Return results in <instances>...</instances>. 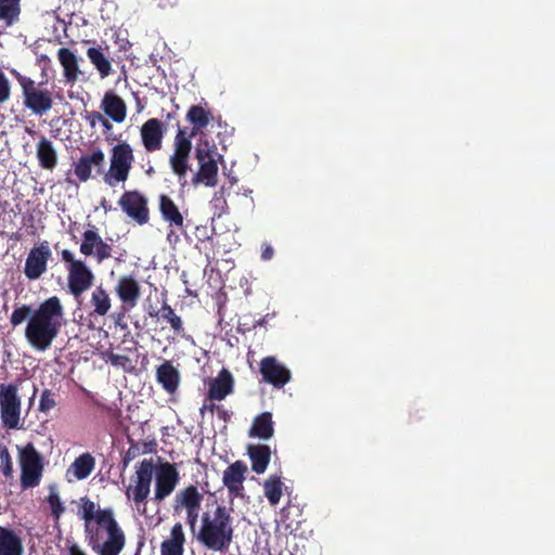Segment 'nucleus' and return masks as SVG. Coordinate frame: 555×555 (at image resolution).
Instances as JSON below:
<instances>
[{
  "label": "nucleus",
  "instance_id": "10",
  "mask_svg": "<svg viewBox=\"0 0 555 555\" xmlns=\"http://www.w3.org/2000/svg\"><path fill=\"white\" fill-rule=\"evenodd\" d=\"M22 400L16 384H0V418L7 429L20 428Z\"/></svg>",
  "mask_w": 555,
  "mask_h": 555
},
{
  "label": "nucleus",
  "instance_id": "43",
  "mask_svg": "<svg viewBox=\"0 0 555 555\" xmlns=\"http://www.w3.org/2000/svg\"><path fill=\"white\" fill-rule=\"evenodd\" d=\"M0 472L5 477V479L13 478V460L9 449L3 444H0Z\"/></svg>",
  "mask_w": 555,
  "mask_h": 555
},
{
  "label": "nucleus",
  "instance_id": "51",
  "mask_svg": "<svg viewBox=\"0 0 555 555\" xmlns=\"http://www.w3.org/2000/svg\"><path fill=\"white\" fill-rule=\"evenodd\" d=\"M160 9H171L178 5L179 0H155Z\"/></svg>",
  "mask_w": 555,
  "mask_h": 555
},
{
  "label": "nucleus",
  "instance_id": "24",
  "mask_svg": "<svg viewBox=\"0 0 555 555\" xmlns=\"http://www.w3.org/2000/svg\"><path fill=\"white\" fill-rule=\"evenodd\" d=\"M186 538L181 522H176L170 537L160 544V555H183Z\"/></svg>",
  "mask_w": 555,
  "mask_h": 555
},
{
  "label": "nucleus",
  "instance_id": "35",
  "mask_svg": "<svg viewBox=\"0 0 555 555\" xmlns=\"http://www.w3.org/2000/svg\"><path fill=\"white\" fill-rule=\"evenodd\" d=\"M209 116L210 113L202 106L192 105L186 113V119L193 125L188 137L194 138L202 129L206 128L210 120Z\"/></svg>",
  "mask_w": 555,
  "mask_h": 555
},
{
  "label": "nucleus",
  "instance_id": "2",
  "mask_svg": "<svg viewBox=\"0 0 555 555\" xmlns=\"http://www.w3.org/2000/svg\"><path fill=\"white\" fill-rule=\"evenodd\" d=\"M195 537L206 550L227 553L234 539L231 508L218 504L214 511L204 512Z\"/></svg>",
  "mask_w": 555,
  "mask_h": 555
},
{
  "label": "nucleus",
  "instance_id": "29",
  "mask_svg": "<svg viewBox=\"0 0 555 555\" xmlns=\"http://www.w3.org/2000/svg\"><path fill=\"white\" fill-rule=\"evenodd\" d=\"M247 454L251 462V469L260 475L263 474L271 460V449L267 444H248Z\"/></svg>",
  "mask_w": 555,
  "mask_h": 555
},
{
  "label": "nucleus",
  "instance_id": "17",
  "mask_svg": "<svg viewBox=\"0 0 555 555\" xmlns=\"http://www.w3.org/2000/svg\"><path fill=\"white\" fill-rule=\"evenodd\" d=\"M166 133L164 122L158 118H150L140 127V137L144 150L154 153L163 147Z\"/></svg>",
  "mask_w": 555,
  "mask_h": 555
},
{
  "label": "nucleus",
  "instance_id": "28",
  "mask_svg": "<svg viewBox=\"0 0 555 555\" xmlns=\"http://www.w3.org/2000/svg\"><path fill=\"white\" fill-rule=\"evenodd\" d=\"M36 154L39 166L42 169L52 171L57 165V152L48 138L44 135L40 137L36 145Z\"/></svg>",
  "mask_w": 555,
  "mask_h": 555
},
{
  "label": "nucleus",
  "instance_id": "36",
  "mask_svg": "<svg viewBox=\"0 0 555 555\" xmlns=\"http://www.w3.org/2000/svg\"><path fill=\"white\" fill-rule=\"evenodd\" d=\"M21 12V0H0V22L4 27L15 25L20 21Z\"/></svg>",
  "mask_w": 555,
  "mask_h": 555
},
{
  "label": "nucleus",
  "instance_id": "58",
  "mask_svg": "<svg viewBox=\"0 0 555 555\" xmlns=\"http://www.w3.org/2000/svg\"><path fill=\"white\" fill-rule=\"evenodd\" d=\"M28 133H29V134H34V133H35V131H33V130H28Z\"/></svg>",
  "mask_w": 555,
  "mask_h": 555
},
{
  "label": "nucleus",
  "instance_id": "13",
  "mask_svg": "<svg viewBox=\"0 0 555 555\" xmlns=\"http://www.w3.org/2000/svg\"><path fill=\"white\" fill-rule=\"evenodd\" d=\"M155 474V489L153 501L160 503L168 498L180 481V475L175 464L162 463Z\"/></svg>",
  "mask_w": 555,
  "mask_h": 555
},
{
  "label": "nucleus",
  "instance_id": "33",
  "mask_svg": "<svg viewBox=\"0 0 555 555\" xmlns=\"http://www.w3.org/2000/svg\"><path fill=\"white\" fill-rule=\"evenodd\" d=\"M105 50H108V48L106 47ZM87 56L99 72L101 78H106L112 74L113 69L111 61L108 55L104 53V49L101 46L88 48Z\"/></svg>",
  "mask_w": 555,
  "mask_h": 555
},
{
  "label": "nucleus",
  "instance_id": "3",
  "mask_svg": "<svg viewBox=\"0 0 555 555\" xmlns=\"http://www.w3.org/2000/svg\"><path fill=\"white\" fill-rule=\"evenodd\" d=\"M83 529L88 545L99 555H119L125 547L126 537L112 508L99 509L95 521Z\"/></svg>",
  "mask_w": 555,
  "mask_h": 555
},
{
  "label": "nucleus",
  "instance_id": "27",
  "mask_svg": "<svg viewBox=\"0 0 555 555\" xmlns=\"http://www.w3.org/2000/svg\"><path fill=\"white\" fill-rule=\"evenodd\" d=\"M156 380L168 393H173L180 384V373L171 361L165 360L156 369Z\"/></svg>",
  "mask_w": 555,
  "mask_h": 555
},
{
  "label": "nucleus",
  "instance_id": "16",
  "mask_svg": "<svg viewBox=\"0 0 555 555\" xmlns=\"http://www.w3.org/2000/svg\"><path fill=\"white\" fill-rule=\"evenodd\" d=\"M259 365L262 380L274 388H283L291 380V371L275 357H264Z\"/></svg>",
  "mask_w": 555,
  "mask_h": 555
},
{
  "label": "nucleus",
  "instance_id": "26",
  "mask_svg": "<svg viewBox=\"0 0 555 555\" xmlns=\"http://www.w3.org/2000/svg\"><path fill=\"white\" fill-rule=\"evenodd\" d=\"M57 60L63 67V77L67 83L74 85L81 74L78 64V57L68 48L57 50Z\"/></svg>",
  "mask_w": 555,
  "mask_h": 555
},
{
  "label": "nucleus",
  "instance_id": "25",
  "mask_svg": "<svg viewBox=\"0 0 555 555\" xmlns=\"http://www.w3.org/2000/svg\"><path fill=\"white\" fill-rule=\"evenodd\" d=\"M101 108L115 122L120 124L126 119L127 105L116 93L108 91L104 94Z\"/></svg>",
  "mask_w": 555,
  "mask_h": 555
},
{
  "label": "nucleus",
  "instance_id": "18",
  "mask_svg": "<svg viewBox=\"0 0 555 555\" xmlns=\"http://www.w3.org/2000/svg\"><path fill=\"white\" fill-rule=\"evenodd\" d=\"M115 293L126 308L132 309L141 297V286L133 275L126 274L118 279Z\"/></svg>",
  "mask_w": 555,
  "mask_h": 555
},
{
  "label": "nucleus",
  "instance_id": "45",
  "mask_svg": "<svg viewBox=\"0 0 555 555\" xmlns=\"http://www.w3.org/2000/svg\"><path fill=\"white\" fill-rule=\"evenodd\" d=\"M11 95V85L5 75L0 72V103L7 102Z\"/></svg>",
  "mask_w": 555,
  "mask_h": 555
},
{
  "label": "nucleus",
  "instance_id": "46",
  "mask_svg": "<svg viewBox=\"0 0 555 555\" xmlns=\"http://www.w3.org/2000/svg\"><path fill=\"white\" fill-rule=\"evenodd\" d=\"M140 454H141V451H140L139 446L131 442L129 449L126 451L124 459H122L124 467H127L129 465V463L132 460H134L135 457H138Z\"/></svg>",
  "mask_w": 555,
  "mask_h": 555
},
{
  "label": "nucleus",
  "instance_id": "38",
  "mask_svg": "<svg viewBox=\"0 0 555 555\" xmlns=\"http://www.w3.org/2000/svg\"><path fill=\"white\" fill-rule=\"evenodd\" d=\"M160 319L170 324V327L176 334H181L184 331L181 318L175 312L172 307L164 300L160 307Z\"/></svg>",
  "mask_w": 555,
  "mask_h": 555
},
{
  "label": "nucleus",
  "instance_id": "7",
  "mask_svg": "<svg viewBox=\"0 0 555 555\" xmlns=\"http://www.w3.org/2000/svg\"><path fill=\"white\" fill-rule=\"evenodd\" d=\"M17 459L21 468V488L27 490L38 487L44 472L43 455L29 442L24 447H18Z\"/></svg>",
  "mask_w": 555,
  "mask_h": 555
},
{
  "label": "nucleus",
  "instance_id": "53",
  "mask_svg": "<svg viewBox=\"0 0 555 555\" xmlns=\"http://www.w3.org/2000/svg\"><path fill=\"white\" fill-rule=\"evenodd\" d=\"M147 314L151 318H158V319H160V309H156L154 306H150L147 308Z\"/></svg>",
  "mask_w": 555,
  "mask_h": 555
},
{
  "label": "nucleus",
  "instance_id": "19",
  "mask_svg": "<svg viewBox=\"0 0 555 555\" xmlns=\"http://www.w3.org/2000/svg\"><path fill=\"white\" fill-rule=\"evenodd\" d=\"M247 465L243 461H235L230 464L223 472L222 482L227 487L229 493L234 498H242Z\"/></svg>",
  "mask_w": 555,
  "mask_h": 555
},
{
  "label": "nucleus",
  "instance_id": "40",
  "mask_svg": "<svg viewBox=\"0 0 555 555\" xmlns=\"http://www.w3.org/2000/svg\"><path fill=\"white\" fill-rule=\"evenodd\" d=\"M47 502L51 509V516L55 521H59V519L65 512V506L61 501L56 486L53 485L49 487V495L47 496Z\"/></svg>",
  "mask_w": 555,
  "mask_h": 555
},
{
  "label": "nucleus",
  "instance_id": "8",
  "mask_svg": "<svg viewBox=\"0 0 555 555\" xmlns=\"http://www.w3.org/2000/svg\"><path fill=\"white\" fill-rule=\"evenodd\" d=\"M134 163L133 147L127 141H120L109 150V168L103 176L104 182L116 186L126 182Z\"/></svg>",
  "mask_w": 555,
  "mask_h": 555
},
{
  "label": "nucleus",
  "instance_id": "5",
  "mask_svg": "<svg viewBox=\"0 0 555 555\" xmlns=\"http://www.w3.org/2000/svg\"><path fill=\"white\" fill-rule=\"evenodd\" d=\"M10 74L16 79L22 89L23 105L34 115L42 116L53 107L52 91L39 88L34 79L22 75L14 68L10 70Z\"/></svg>",
  "mask_w": 555,
  "mask_h": 555
},
{
  "label": "nucleus",
  "instance_id": "50",
  "mask_svg": "<svg viewBox=\"0 0 555 555\" xmlns=\"http://www.w3.org/2000/svg\"><path fill=\"white\" fill-rule=\"evenodd\" d=\"M274 255V249L271 245L264 244L261 249V259L264 261L271 260Z\"/></svg>",
  "mask_w": 555,
  "mask_h": 555
},
{
  "label": "nucleus",
  "instance_id": "31",
  "mask_svg": "<svg viewBox=\"0 0 555 555\" xmlns=\"http://www.w3.org/2000/svg\"><path fill=\"white\" fill-rule=\"evenodd\" d=\"M95 467V459L89 453L85 452L77 456L67 469V476L73 475L76 480H83L88 478Z\"/></svg>",
  "mask_w": 555,
  "mask_h": 555
},
{
  "label": "nucleus",
  "instance_id": "41",
  "mask_svg": "<svg viewBox=\"0 0 555 555\" xmlns=\"http://www.w3.org/2000/svg\"><path fill=\"white\" fill-rule=\"evenodd\" d=\"M35 309L31 308L30 305H20L14 308L10 317V324L13 328L23 324L26 320L27 322L33 318Z\"/></svg>",
  "mask_w": 555,
  "mask_h": 555
},
{
  "label": "nucleus",
  "instance_id": "14",
  "mask_svg": "<svg viewBox=\"0 0 555 555\" xmlns=\"http://www.w3.org/2000/svg\"><path fill=\"white\" fill-rule=\"evenodd\" d=\"M112 246L103 241L94 225H89L82 233L79 251L86 257H93L98 263L112 257Z\"/></svg>",
  "mask_w": 555,
  "mask_h": 555
},
{
  "label": "nucleus",
  "instance_id": "22",
  "mask_svg": "<svg viewBox=\"0 0 555 555\" xmlns=\"http://www.w3.org/2000/svg\"><path fill=\"white\" fill-rule=\"evenodd\" d=\"M158 202L160 216L168 227L184 232V217L172 198L169 195L160 194Z\"/></svg>",
  "mask_w": 555,
  "mask_h": 555
},
{
  "label": "nucleus",
  "instance_id": "23",
  "mask_svg": "<svg viewBox=\"0 0 555 555\" xmlns=\"http://www.w3.org/2000/svg\"><path fill=\"white\" fill-rule=\"evenodd\" d=\"M233 376L229 370L222 369L218 376L210 380L208 388L209 400H223L233 391Z\"/></svg>",
  "mask_w": 555,
  "mask_h": 555
},
{
  "label": "nucleus",
  "instance_id": "15",
  "mask_svg": "<svg viewBox=\"0 0 555 555\" xmlns=\"http://www.w3.org/2000/svg\"><path fill=\"white\" fill-rule=\"evenodd\" d=\"M51 257V249L48 241L40 242L33 247L27 255L24 274L28 280H38L48 268V261Z\"/></svg>",
  "mask_w": 555,
  "mask_h": 555
},
{
  "label": "nucleus",
  "instance_id": "56",
  "mask_svg": "<svg viewBox=\"0 0 555 555\" xmlns=\"http://www.w3.org/2000/svg\"><path fill=\"white\" fill-rule=\"evenodd\" d=\"M101 124L106 131H109L113 128L111 121L108 119H106L105 117H103V119L101 120Z\"/></svg>",
  "mask_w": 555,
  "mask_h": 555
},
{
  "label": "nucleus",
  "instance_id": "12",
  "mask_svg": "<svg viewBox=\"0 0 555 555\" xmlns=\"http://www.w3.org/2000/svg\"><path fill=\"white\" fill-rule=\"evenodd\" d=\"M192 137H188L186 129L178 128L173 140V153L169 157L171 170L181 179L189 170V157L192 151Z\"/></svg>",
  "mask_w": 555,
  "mask_h": 555
},
{
  "label": "nucleus",
  "instance_id": "34",
  "mask_svg": "<svg viewBox=\"0 0 555 555\" xmlns=\"http://www.w3.org/2000/svg\"><path fill=\"white\" fill-rule=\"evenodd\" d=\"M90 305L93 308L90 312V317H104L108 313L112 307L111 297L102 285H99L93 289L90 298Z\"/></svg>",
  "mask_w": 555,
  "mask_h": 555
},
{
  "label": "nucleus",
  "instance_id": "37",
  "mask_svg": "<svg viewBox=\"0 0 555 555\" xmlns=\"http://www.w3.org/2000/svg\"><path fill=\"white\" fill-rule=\"evenodd\" d=\"M264 495L270 505L276 506L283 495L281 476L271 475L263 483Z\"/></svg>",
  "mask_w": 555,
  "mask_h": 555
},
{
  "label": "nucleus",
  "instance_id": "55",
  "mask_svg": "<svg viewBox=\"0 0 555 555\" xmlns=\"http://www.w3.org/2000/svg\"><path fill=\"white\" fill-rule=\"evenodd\" d=\"M69 555H87L78 545L74 544L69 547Z\"/></svg>",
  "mask_w": 555,
  "mask_h": 555
},
{
  "label": "nucleus",
  "instance_id": "39",
  "mask_svg": "<svg viewBox=\"0 0 555 555\" xmlns=\"http://www.w3.org/2000/svg\"><path fill=\"white\" fill-rule=\"evenodd\" d=\"M96 505L93 501H91L88 496H83L80 499V504L78 508V516L85 521V524L91 525L95 521L98 516Z\"/></svg>",
  "mask_w": 555,
  "mask_h": 555
},
{
  "label": "nucleus",
  "instance_id": "21",
  "mask_svg": "<svg viewBox=\"0 0 555 555\" xmlns=\"http://www.w3.org/2000/svg\"><path fill=\"white\" fill-rule=\"evenodd\" d=\"M104 162L105 155L100 149L93 151L91 154L83 155L75 164V176L80 182H87L91 178L92 166L98 167V171L102 172Z\"/></svg>",
  "mask_w": 555,
  "mask_h": 555
},
{
  "label": "nucleus",
  "instance_id": "48",
  "mask_svg": "<svg viewBox=\"0 0 555 555\" xmlns=\"http://www.w3.org/2000/svg\"><path fill=\"white\" fill-rule=\"evenodd\" d=\"M85 119L91 128H94L98 122H101L103 115L96 111L86 112Z\"/></svg>",
  "mask_w": 555,
  "mask_h": 555
},
{
  "label": "nucleus",
  "instance_id": "6",
  "mask_svg": "<svg viewBox=\"0 0 555 555\" xmlns=\"http://www.w3.org/2000/svg\"><path fill=\"white\" fill-rule=\"evenodd\" d=\"M195 157L199 164V169L193 177V183H204L206 186L214 188L218 183V159L221 155L218 153L214 143H210L204 135L201 137L195 146Z\"/></svg>",
  "mask_w": 555,
  "mask_h": 555
},
{
  "label": "nucleus",
  "instance_id": "11",
  "mask_svg": "<svg viewBox=\"0 0 555 555\" xmlns=\"http://www.w3.org/2000/svg\"><path fill=\"white\" fill-rule=\"evenodd\" d=\"M118 205L121 210L139 225L150 221L147 198L138 190L126 191L120 196Z\"/></svg>",
  "mask_w": 555,
  "mask_h": 555
},
{
  "label": "nucleus",
  "instance_id": "49",
  "mask_svg": "<svg viewBox=\"0 0 555 555\" xmlns=\"http://www.w3.org/2000/svg\"><path fill=\"white\" fill-rule=\"evenodd\" d=\"M214 401L215 400H209L208 397L205 399L204 404L199 409V413L202 416L206 411L210 413H214L215 411L217 412V408H219L220 405L215 404Z\"/></svg>",
  "mask_w": 555,
  "mask_h": 555
},
{
  "label": "nucleus",
  "instance_id": "44",
  "mask_svg": "<svg viewBox=\"0 0 555 555\" xmlns=\"http://www.w3.org/2000/svg\"><path fill=\"white\" fill-rule=\"evenodd\" d=\"M56 405L54 393L50 389H44L41 393L39 401V410L41 412H49Z\"/></svg>",
  "mask_w": 555,
  "mask_h": 555
},
{
  "label": "nucleus",
  "instance_id": "30",
  "mask_svg": "<svg viewBox=\"0 0 555 555\" xmlns=\"http://www.w3.org/2000/svg\"><path fill=\"white\" fill-rule=\"evenodd\" d=\"M249 437L269 440L274 435V423L270 412L258 414L251 424L248 433Z\"/></svg>",
  "mask_w": 555,
  "mask_h": 555
},
{
  "label": "nucleus",
  "instance_id": "4",
  "mask_svg": "<svg viewBox=\"0 0 555 555\" xmlns=\"http://www.w3.org/2000/svg\"><path fill=\"white\" fill-rule=\"evenodd\" d=\"M134 474L126 488L125 495L131 501L134 507L145 513V505L151 493V485L155 472L153 459H144L135 464Z\"/></svg>",
  "mask_w": 555,
  "mask_h": 555
},
{
  "label": "nucleus",
  "instance_id": "42",
  "mask_svg": "<svg viewBox=\"0 0 555 555\" xmlns=\"http://www.w3.org/2000/svg\"><path fill=\"white\" fill-rule=\"evenodd\" d=\"M103 359L111 363L113 366L121 367L126 372H131L134 369L132 360L128 356L117 354L113 351H106L103 354Z\"/></svg>",
  "mask_w": 555,
  "mask_h": 555
},
{
  "label": "nucleus",
  "instance_id": "54",
  "mask_svg": "<svg viewBox=\"0 0 555 555\" xmlns=\"http://www.w3.org/2000/svg\"><path fill=\"white\" fill-rule=\"evenodd\" d=\"M175 230L176 228H169V232L167 233V241L169 243H172V241L177 242L179 240V236L176 234Z\"/></svg>",
  "mask_w": 555,
  "mask_h": 555
},
{
  "label": "nucleus",
  "instance_id": "9",
  "mask_svg": "<svg viewBox=\"0 0 555 555\" xmlns=\"http://www.w3.org/2000/svg\"><path fill=\"white\" fill-rule=\"evenodd\" d=\"M61 260L66 263L67 285L69 293L77 299L91 288L94 273L81 259H76L69 249L61 251Z\"/></svg>",
  "mask_w": 555,
  "mask_h": 555
},
{
  "label": "nucleus",
  "instance_id": "1",
  "mask_svg": "<svg viewBox=\"0 0 555 555\" xmlns=\"http://www.w3.org/2000/svg\"><path fill=\"white\" fill-rule=\"evenodd\" d=\"M65 324V310L57 296H51L39 304L24 331L28 345L38 352L52 347Z\"/></svg>",
  "mask_w": 555,
  "mask_h": 555
},
{
  "label": "nucleus",
  "instance_id": "57",
  "mask_svg": "<svg viewBox=\"0 0 555 555\" xmlns=\"http://www.w3.org/2000/svg\"><path fill=\"white\" fill-rule=\"evenodd\" d=\"M40 60L46 61V60H49V57L47 55H41Z\"/></svg>",
  "mask_w": 555,
  "mask_h": 555
},
{
  "label": "nucleus",
  "instance_id": "20",
  "mask_svg": "<svg viewBox=\"0 0 555 555\" xmlns=\"http://www.w3.org/2000/svg\"><path fill=\"white\" fill-rule=\"evenodd\" d=\"M203 494L194 485H189L182 490L178 491L175 495L172 508L175 514H180L182 511H190L192 508H201L203 502Z\"/></svg>",
  "mask_w": 555,
  "mask_h": 555
},
{
  "label": "nucleus",
  "instance_id": "32",
  "mask_svg": "<svg viewBox=\"0 0 555 555\" xmlns=\"http://www.w3.org/2000/svg\"><path fill=\"white\" fill-rule=\"evenodd\" d=\"M0 555H23L22 539L12 530L0 526Z\"/></svg>",
  "mask_w": 555,
  "mask_h": 555
},
{
  "label": "nucleus",
  "instance_id": "52",
  "mask_svg": "<svg viewBox=\"0 0 555 555\" xmlns=\"http://www.w3.org/2000/svg\"><path fill=\"white\" fill-rule=\"evenodd\" d=\"M217 415L220 420L228 422L230 420V413L223 406L217 408Z\"/></svg>",
  "mask_w": 555,
  "mask_h": 555
},
{
  "label": "nucleus",
  "instance_id": "47",
  "mask_svg": "<svg viewBox=\"0 0 555 555\" xmlns=\"http://www.w3.org/2000/svg\"><path fill=\"white\" fill-rule=\"evenodd\" d=\"M199 511L201 508H192L190 511H185V520L193 533H195V528L198 522Z\"/></svg>",
  "mask_w": 555,
  "mask_h": 555
}]
</instances>
